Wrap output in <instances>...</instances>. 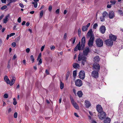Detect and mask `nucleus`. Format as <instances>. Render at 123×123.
<instances>
[{
	"label": "nucleus",
	"instance_id": "61",
	"mask_svg": "<svg viewBox=\"0 0 123 123\" xmlns=\"http://www.w3.org/2000/svg\"><path fill=\"white\" fill-rule=\"evenodd\" d=\"M29 25H30V23H29V22H27L26 23V26H29Z\"/></svg>",
	"mask_w": 123,
	"mask_h": 123
},
{
	"label": "nucleus",
	"instance_id": "42",
	"mask_svg": "<svg viewBox=\"0 0 123 123\" xmlns=\"http://www.w3.org/2000/svg\"><path fill=\"white\" fill-rule=\"evenodd\" d=\"M55 48V46H52L50 47V48L51 50H54Z\"/></svg>",
	"mask_w": 123,
	"mask_h": 123
},
{
	"label": "nucleus",
	"instance_id": "36",
	"mask_svg": "<svg viewBox=\"0 0 123 123\" xmlns=\"http://www.w3.org/2000/svg\"><path fill=\"white\" fill-rule=\"evenodd\" d=\"M30 58L31 60L32 61V62H34V58L33 55H31V56Z\"/></svg>",
	"mask_w": 123,
	"mask_h": 123
},
{
	"label": "nucleus",
	"instance_id": "32",
	"mask_svg": "<svg viewBox=\"0 0 123 123\" xmlns=\"http://www.w3.org/2000/svg\"><path fill=\"white\" fill-rule=\"evenodd\" d=\"M100 21L102 22H103L105 20V18L102 16L100 17Z\"/></svg>",
	"mask_w": 123,
	"mask_h": 123
},
{
	"label": "nucleus",
	"instance_id": "14",
	"mask_svg": "<svg viewBox=\"0 0 123 123\" xmlns=\"http://www.w3.org/2000/svg\"><path fill=\"white\" fill-rule=\"evenodd\" d=\"M41 53H40L39 54L37 59V60L38 61V65H40L42 63V60L41 58Z\"/></svg>",
	"mask_w": 123,
	"mask_h": 123
},
{
	"label": "nucleus",
	"instance_id": "10",
	"mask_svg": "<svg viewBox=\"0 0 123 123\" xmlns=\"http://www.w3.org/2000/svg\"><path fill=\"white\" fill-rule=\"evenodd\" d=\"M106 44L108 46H112L113 45V42L110 39H108L105 41Z\"/></svg>",
	"mask_w": 123,
	"mask_h": 123
},
{
	"label": "nucleus",
	"instance_id": "46",
	"mask_svg": "<svg viewBox=\"0 0 123 123\" xmlns=\"http://www.w3.org/2000/svg\"><path fill=\"white\" fill-rule=\"evenodd\" d=\"M12 46L14 47L16 46V43L15 42H13L12 43Z\"/></svg>",
	"mask_w": 123,
	"mask_h": 123
},
{
	"label": "nucleus",
	"instance_id": "43",
	"mask_svg": "<svg viewBox=\"0 0 123 123\" xmlns=\"http://www.w3.org/2000/svg\"><path fill=\"white\" fill-rule=\"evenodd\" d=\"M17 113L16 112H15L14 113V117L15 118H16L17 116Z\"/></svg>",
	"mask_w": 123,
	"mask_h": 123
},
{
	"label": "nucleus",
	"instance_id": "44",
	"mask_svg": "<svg viewBox=\"0 0 123 123\" xmlns=\"http://www.w3.org/2000/svg\"><path fill=\"white\" fill-rule=\"evenodd\" d=\"M70 99H71V102L72 104H73L75 102L74 101V99L73 98H71Z\"/></svg>",
	"mask_w": 123,
	"mask_h": 123
},
{
	"label": "nucleus",
	"instance_id": "15",
	"mask_svg": "<svg viewBox=\"0 0 123 123\" xmlns=\"http://www.w3.org/2000/svg\"><path fill=\"white\" fill-rule=\"evenodd\" d=\"M90 24L89 23L87 24L86 26H83L82 28V30L83 31H87L88 30V28L90 26Z\"/></svg>",
	"mask_w": 123,
	"mask_h": 123
},
{
	"label": "nucleus",
	"instance_id": "54",
	"mask_svg": "<svg viewBox=\"0 0 123 123\" xmlns=\"http://www.w3.org/2000/svg\"><path fill=\"white\" fill-rule=\"evenodd\" d=\"M15 35V33H12L10 35V37L14 35Z\"/></svg>",
	"mask_w": 123,
	"mask_h": 123
},
{
	"label": "nucleus",
	"instance_id": "40",
	"mask_svg": "<svg viewBox=\"0 0 123 123\" xmlns=\"http://www.w3.org/2000/svg\"><path fill=\"white\" fill-rule=\"evenodd\" d=\"M81 29L80 28H79L78 30V34L79 36H80L81 34Z\"/></svg>",
	"mask_w": 123,
	"mask_h": 123
},
{
	"label": "nucleus",
	"instance_id": "18",
	"mask_svg": "<svg viewBox=\"0 0 123 123\" xmlns=\"http://www.w3.org/2000/svg\"><path fill=\"white\" fill-rule=\"evenodd\" d=\"M87 36L88 37L90 36V37H91L92 36H94L92 34V29H90L87 32Z\"/></svg>",
	"mask_w": 123,
	"mask_h": 123
},
{
	"label": "nucleus",
	"instance_id": "63",
	"mask_svg": "<svg viewBox=\"0 0 123 123\" xmlns=\"http://www.w3.org/2000/svg\"><path fill=\"white\" fill-rule=\"evenodd\" d=\"M12 111L11 109V108H9L8 110V112L9 113L10 112Z\"/></svg>",
	"mask_w": 123,
	"mask_h": 123
},
{
	"label": "nucleus",
	"instance_id": "39",
	"mask_svg": "<svg viewBox=\"0 0 123 123\" xmlns=\"http://www.w3.org/2000/svg\"><path fill=\"white\" fill-rule=\"evenodd\" d=\"M13 100L14 101V102H13V104L14 105H16L17 104V102L16 101V100L15 98H14L13 99Z\"/></svg>",
	"mask_w": 123,
	"mask_h": 123
},
{
	"label": "nucleus",
	"instance_id": "60",
	"mask_svg": "<svg viewBox=\"0 0 123 123\" xmlns=\"http://www.w3.org/2000/svg\"><path fill=\"white\" fill-rule=\"evenodd\" d=\"M16 25H15L14 27H13V30H16V29H16Z\"/></svg>",
	"mask_w": 123,
	"mask_h": 123
},
{
	"label": "nucleus",
	"instance_id": "12",
	"mask_svg": "<svg viewBox=\"0 0 123 123\" xmlns=\"http://www.w3.org/2000/svg\"><path fill=\"white\" fill-rule=\"evenodd\" d=\"M99 31L102 34H104L106 31L105 26L104 25H102L99 28Z\"/></svg>",
	"mask_w": 123,
	"mask_h": 123
},
{
	"label": "nucleus",
	"instance_id": "33",
	"mask_svg": "<svg viewBox=\"0 0 123 123\" xmlns=\"http://www.w3.org/2000/svg\"><path fill=\"white\" fill-rule=\"evenodd\" d=\"M118 13L120 14L121 15H123V12L122 10H118Z\"/></svg>",
	"mask_w": 123,
	"mask_h": 123
},
{
	"label": "nucleus",
	"instance_id": "48",
	"mask_svg": "<svg viewBox=\"0 0 123 123\" xmlns=\"http://www.w3.org/2000/svg\"><path fill=\"white\" fill-rule=\"evenodd\" d=\"M67 37V34L66 33H65L64 35V39L65 40L66 39Z\"/></svg>",
	"mask_w": 123,
	"mask_h": 123
},
{
	"label": "nucleus",
	"instance_id": "55",
	"mask_svg": "<svg viewBox=\"0 0 123 123\" xmlns=\"http://www.w3.org/2000/svg\"><path fill=\"white\" fill-rule=\"evenodd\" d=\"M16 57L17 56L15 54L12 58V59L13 60H15L16 58Z\"/></svg>",
	"mask_w": 123,
	"mask_h": 123
},
{
	"label": "nucleus",
	"instance_id": "22",
	"mask_svg": "<svg viewBox=\"0 0 123 123\" xmlns=\"http://www.w3.org/2000/svg\"><path fill=\"white\" fill-rule=\"evenodd\" d=\"M9 16V14H8L7 16H6L5 18L3 19V22L4 23H6L7 22V21L8 20V18Z\"/></svg>",
	"mask_w": 123,
	"mask_h": 123
},
{
	"label": "nucleus",
	"instance_id": "56",
	"mask_svg": "<svg viewBox=\"0 0 123 123\" xmlns=\"http://www.w3.org/2000/svg\"><path fill=\"white\" fill-rule=\"evenodd\" d=\"M2 3H6V0H1Z\"/></svg>",
	"mask_w": 123,
	"mask_h": 123
},
{
	"label": "nucleus",
	"instance_id": "38",
	"mask_svg": "<svg viewBox=\"0 0 123 123\" xmlns=\"http://www.w3.org/2000/svg\"><path fill=\"white\" fill-rule=\"evenodd\" d=\"M76 70L74 71L73 72V75L74 77H75L76 75Z\"/></svg>",
	"mask_w": 123,
	"mask_h": 123
},
{
	"label": "nucleus",
	"instance_id": "47",
	"mask_svg": "<svg viewBox=\"0 0 123 123\" xmlns=\"http://www.w3.org/2000/svg\"><path fill=\"white\" fill-rule=\"evenodd\" d=\"M76 40V37H74L73 38V40L72 41V43L73 44H74L75 42V41Z\"/></svg>",
	"mask_w": 123,
	"mask_h": 123
},
{
	"label": "nucleus",
	"instance_id": "31",
	"mask_svg": "<svg viewBox=\"0 0 123 123\" xmlns=\"http://www.w3.org/2000/svg\"><path fill=\"white\" fill-rule=\"evenodd\" d=\"M8 3H12L15 2L17 0H7Z\"/></svg>",
	"mask_w": 123,
	"mask_h": 123
},
{
	"label": "nucleus",
	"instance_id": "30",
	"mask_svg": "<svg viewBox=\"0 0 123 123\" xmlns=\"http://www.w3.org/2000/svg\"><path fill=\"white\" fill-rule=\"evenodd\" d=\"M32 4H33L34 5V7L36 8H37V3L36 2H32Z\"/></svg>",
	"mask_w": 123,
	"mask_h": 123
},
{
	"label": "nucleus",
	"instance_id": "13",
	"mask_svg": "<svg viewBox=\"0 0 123 123\" xmlns=\"http://www.w3.org/2000/svg\"><path fill=\"white\" fill-rule=\"evenodd\" d=\"M110 39L113 42L116 40L117 39V37L116 36L113 35L112 34H111L109 35Z\"/></svg>",
	"mask_w": 123,
	"mask_h": 123
},
{
	"label": "nucleus",
	"instance_id": "21",
	"mask_svg": "<svg viewBox=\"0 0 123 123\" xmlns=\"http://www.w3.org/2000/svg\"><path fill=\"white\" fill-rule=\"evenodd\" d=\"M73 66L75 68L77 69L79 68L80 66L77 63H75L73 64Z\"/></svg>",
	"mask_w": 123,
	"mask_h": 123
},
{
	"label": "nucleus",
	"instance_id": "64",
	"mask_svg": "<svg viewBox=\"0 0 123 123\" xmlns=\"http://www.w3.org/2000/svg\"><path fill=\"white\" fill-rule=\"evenodd\" d=\"M3 15H2L0 16V20L3 18Z\"/></svg>",
	"mask_w": 123,
	"mask_h": 123
},
{
	"label": "nucleus",
	"instance_id": "59",
	"mask_svg": "<svg viewBox=\"0 0 123 123\" xmlns=\"http://www.w3.org/2000/svg\"><path fill=\"white\" fill-rule=\"evenodd\" d=\"M45 72H46V73L48 75L49 74L48 71V70L46 69V70Z\"/></svg>",
	"mask_w": 123,
	"mask_h": 123
},
{
	"label": "nucleus",
	"instance_id": "8",
	"mask_svg": "<svg viewBox=\"0 0 123 123\" xmlns=\"http://www.w3.org/2000/svg\"><path fill=\"white\" fill-rule=\"evenodd\" d=\"M85 72L83 71H81L79 72V77L80 79H83L85 78Z\"/></svg>",
	"mask_w": 123,
	"mask_h": 123
},
{
	"label": "nucleus",
	"instance_id": "3",
	"mask_svg": "<svg viewBox=\"0 0 123 123\" xmlns=\"http://www.w3.org/2000/svg\"><path fill=\"white\" fill-rule=\"evenodd\" d=\"M95 42L97 46L98 47H101L103 45V41L100 38H98L96 39Z\"/></svg>",
	"mask_w": 123,
	"mask_h": 123
},
{
	"label": "nucleus",
	"instance_id": "4",
	"mask_svg": "<svg viewBox=\"0 0 123 123\" xmlns=\"http://www.w3.org/2000/svg\"><path fill=\"white\" fill-rule=\"evenodd\" d=\"M94 40V36H92L91 37H90L89 40L88 42V44L89 47H91L93 46Z\"/></svg>",
	"mask_w": 123,
	"mask_h": 123
},
{
	"label": "nucleus",
	"instance_id": "27",
	"mask_svg": "<svg viewBox=\"0 0 123 123\" xmlns=\"http://www.w3.org/2000/svg\"><path fill=\"white\" fill-rule=\"evenodd\" d=\"M72 105H73L74 107L76 109L78 110L79 109V107L78 105L75 102Z\"/></svg>",
	"mask_w": 123,
	"mask_h": 123
},
{
	"label": "nucleus",
	"instance_id": "49",
	"mask_svg": "<svg viewBox=\"0 0 123 123\" xmlns=\"http://www.w3.org/2000/svg\"><path fill=\"white\" fill-rule=\"evenodd\" d=\"M44 47H45L44 45V46H42V47L41 48V51H43V49L44 48Z\"/></svg>",
	"mask_w": 123,
	"mask_h": 123
},
{
	"label": "nucleus",
	"instance_id": "19",
	"mask_svg": "<svg viewBox=\"0 0 123 123\" xmlns=\"http://www.w3.org/2000/svg\"><path fill=\"white\" fill-rule=\"evenodd\" d=\"M4 80L5 81L7 84H9L10 83V80L7 76L5 75V76L4 78Z\"/></svg>",
	"mask_w": 123,
	"mask_h": 123
},
{
	"label": "nucleus",
	"instance_id": "7",
	"mask_svg": "<svg viewBox=\"0 0 123 123\" xmlns=\"http://www.w3.org/2000/svg\"><path fill=\"white\" fill-rule=\"evenodd\" d=\"M98 71L94 70L93 71L91 75L94 78H96L98 77Z\"/></svg>",
	"mask_w": 123,
	"mask_h": 123
},
{
	"label": "nucleus",
	"instance_id": "24",
	"mask_svg": "<svg viewBox=\"0 0 123 123\" xmlns=\"http://www.w3.org/2000/svg\"><path fill=\"white\" fill-rule=\"evenodd\" d=\"M15 78L13 77L12 79L11 80V82L10 81V83L9 84L10 86H12L15 82Z\"/></svg>",
	"mask_w": 123,
	"mask_h": 123
},
{
	"label": "nucleus",
	"instance_id": "51",
	"mask_svg": "<svg viewBox=\"0 0 123 123\" xmlns=\"http://www.w3.org/2000/svg\"><path fill=\"white\" fill-rule=\"evenodd\" d=\"M18 21L19 23H20L21 22V18L20 17H19L18 19Z\"/></svg>",
	"mask_w": 123,
	"mask_h": 123
},
{
	"label": "nucleus",
	"instance_id": "25",
	"mask_svg": "<svg viewBox=\"0 0 123 123\" xmlns=\"http://www.w3.org/2000/svg\"><path fill=\"white\" fill-rule=\"evenodd\" d=\"M77 94L79 97H81L83 95V93L81 91H79L77 92Z\"/></svg>",
	"mask_w": 123,
	"mask_h": 123
},
{
	"label": "nucleus",
	"instance_id": "9",
	"mask_svg": "<svg viewBox=\"0 0 123 123\" xmlns=\"http://www.w3.org/2000/svg\"><path fill=\"white\" fill-rule=\"evenodd\" d=\"M90 51L89 48L88 47H86L85 48V49L83 51V54L84 56L87 55Z\"/></svg>",
	"mask_w": 123,
	"mask_h": 123
},
{
	"label": "nucleus",
	"instance_id": "53",
	"mask_svg": "<svg viewBox=\"0 0 123 123\" xmlns=\"http://www.w3.org/2000/svg\"><path fill=\"white\" fill-rule=\"evenodd\" d=\"M55 12L57 14H58L59 13V9H57L56 11Z\"/></svg>",
	"mask_w": 123,
	"mask_h": 123
},
{
	"label": "nucleus",
	"instance_id": "11",
	"mask_svg": "<svg viewBox=\"0 0 123 123\" xmlns=\"http://www.w3.org/2000/svg\"><path fill=\"white\" fill-rule=\"evenodd\" d=\"M86 42L85 38V37H83L81 39V47L82 49H83L84 48Z\"/></svg>",
	"mask_w": 123,
	"mask_h": 123
},
{
	"label": "nucleus",
	"instance_id": "62",
	"mask_svg": "<svg viewBox=\"0 0 123 123\" xmlns=\"http://www.w3.org/2000/svg\"><path fill=\"white\" fill-rule=\"evenodd\" d=\"M74 115L77 117H78L79 116L78 115H77V114L76 113H74Z\"/></svg>",
	"mask_w": 123,
	"mask_h": 123
},
{
	"label": "nucleus",
	"instance_id": "57",
	"mask_svg": "<svg viewBox=\"0 0 123 123\" xmlns=\"http://www.w3.org/2000/svg\"><path fill=\"white\" fill-rule=\"evenodd\" d=\"M111 5L108 4L107 5V7L108 8H110L111 7Z\"/></svg>",
	"mask_w": 123,
	"mask_h": 123
},
{
	"label": "nucleus",
	"instance_id": "28",
	"mask_svg": "<svg viewBox=\"0 0 123 123\" xmlns=\"http://www.w3.org/2000/svg\"><path fill=\"white\" fill-rule=\"evenodd\" d=\"M102 16L105 18L108 16V13L106 11L104 12L102 14Z\"/></svg>",
	"mask_w": 123,
	"mask_h": 123
},
{
	"label": "nucleus",
	"instance_id": "50",
	"mask_svg": "<svg viewBox=\"0 0 123 123\" xmlns=\"http://www.w3.org/2000/svg\"><path fill=\"white\" fill-rule=\"evenodd\" d=\"M26 52L27 53H29L30 51V49L29 48H27L26 50Z\"/></svg>",
	"mask_w": 123,
	"mask_h": 123
},
{
	"label": "nucleus",
	"instance_id": "17",
	"mask_svg": "<svg viewBox=\"0 0 123 123\" xmlns=\"http://www.w3.org/2000/svg\"><path fill=\"white\" fill-rule=\"evenodd\" d=\"M114 13L113 11H111L109 12V16L110 19H112L114 17Z\"/></svg>",
	"mask_w": 123,
	"mask_h": 123
},
{
	"label": "nucleus",
	"instance_id": "2",
	"mask_svg": "<svg viewBox=\"0 0 123 123\" xmlns=\"http://www.w3.org/2000/svg\"><path fill=\"white\" fill-rule=\"evenodd\" d=\"M78 61H81V64L84 65L86 62V58L83 55L82 53H80L78 58Z\"/></svg>",
	"mask_w": 123,
	"mask_h": 123
},
{
	"label": "nucleus",
	"instance_id": "45",
	"mask_svg": "<svg viewBox=\"0 0 123 123\" xmlns=\"http://www.w3.org/2000/svg\"><path fill=\"white\" fill-rule=\"evenodd\" d=\"M8 95L7 94H4V97L5 98H8Z\"/></svg>",
	"mask_w": 123,
	"mask_h": 123
},
{
	"label": "nucleus",
	"instance_id": "23",
	"mask_svg": "<svg viewBox=\"0 0 123 123\" xmlns=\"http://www.w3.org/2000/svg\"><path fill=\"white\" fill-rule=\"evenodd\" d=\"M111 121V119L108 117H107L104 120V123H110Z\"/></svg>",
	"mask_w": 123,
	"mask_h": 123
},
{
	"label": "nucleus",
	"instance_id": "6",
	"mask_svg": "<svg viewBox=\"0 0 123 123\" xmlns=\"http://www.w3.org/2000/svg\"><path fill=\"white\" fill-rule=\"evenodd\" d=\"M76 85L78 87L81 86L82 85V82L81 80L78 79L77 80L75 81Z\"/></svg>",
	"mask_w": 123,
	"mask_h": 123
},
{
	"label": "nucleus",
	"instance_id": "34",
	"mask_svg": "<svg viewBox=\"0 0 123 123\" xmlns=\"http://www.w3.org/2000/svg\"><path fill=\"white\" fill-rule=\"evenodd\" d=\"M98 26V24L97 23L94 24L93 26V28L94 29H96Z\"/></svg>",
	"mask_w": 123,
	"mask_h": 123
},
{
	"label": "nucleus",
	"instance_id": "58",
	"mask_svg": "<svg viewBox=\"0 0 123 123\" xmlns=\"http://www.w3.org/2000/svg\"><path fill=\"white\" fill-rule=\"evenodd\" d=\"M52 9V6H49V11H51V10Z\"/></svg>",
	"mask_w": 123,
	"mask_h": 123
},
{
	"label": "nucleus",
	"instance_id": "37",
	"mask_svg": "<svg viewBox=\"0 0 123 123\" xmlns=\"http://www.w3.org/2000/svg\"><path fill=\"white\" fill-rule=\"evenodd\" d=\"M110 3L112 5H114L116 2V1L115 0H111L110 1Z\"/></svg>",
	"mask_w": 123,
	"mask_h": 123
},
{
	"label": "nucleus",
	"instance_id": "41",
	"mask_svg": "<svg viewBox=\"0 0 123 123\" xmlns=\"http://www.w3.org/2000/svg\"><path fill=\"white\" fill-rule=\"evenodd\" d=\"M7 6H2L1 8V9L2 10H4L7 8Z\"/></svg>",
	"mask_w": 123,
	"mask_h": 123
},
{
	"label": "nucleus",
	"instance_id": "20",
	"mask_svg": "<svg viewBox=\"0 0 123 123\" xmlns=\"http://www.w3.org/2000/svg\"><path fill=\"white\" fill-rule=\"evenodd\" d=\"M85 103L86 107L87 108H88L91 105V104L89 101L86 100Z\"/></svg>",
	"mask_w": 123,
	"mask_h": 123
},
{
	"label": "nucleus",
	"instance_id": "35",
	"mask_svg": "<svg viewBox=\"0 0 123 123\" xmlns=\"http://www.w3.org/2000/svg\"><path fill=\"white\" fill-rule=\"evenodd\" d=\"M43 10L40 13V16H39L40 18L42 17L43 15Z\"/></svg>",
	"mask_w": 123,
	"mask_h": 123
},
{
	"label": "nucleus",
	"instance_id": "26",
	"mask_svg": "<svg viewBox=\"0 0 123 123\" xmlns=\"http://www.w3.org/2000/svg\"><path fill=\"white\" fill-rule=\"evenodd\" d=\"M94 60L95 62H98L99 61L100 58L99 56H97L94 58Z\"/></svg>",
	"mask_w": 123,
	"mask_h": 123
},
{
	"label": "nucleus",
	"instance_id": "52",
	"mask_svg": "<svg viewBox=\"0 0 123 123\" xmlns=\"http://www.w3.org/2000/svg\"><path fill=\"white\" fill-rule=\"evenodd\" d=\"M19 5L20 6V7L22 8H24V6L21 3H20L19 4Z\"/></svg>",
	"mask_w": 123,
	"mask_h": 123
},
{
	"label": "nucleus",
	"instance_id": "16",
	"mask_svg": "<svg viewBox=\"0 0 123 123\" xmlns=\"http://www.w3.org/2000/svg\"><path fill=\"white\" fill-rule=\"evenodd\" d=\"M81 47H80V42H79L76 46L74 48V51H77L78 49L79 50H80L81 49Z\"/></svg>",
	"mask_w": 123,
	"mask_h": 123
},
{
	"label": "nucleus",
	"instance_id": "5",
	"mask_svg": "<svg viewBox=\"0 0 123 123\" xmlns=\"http://www.w3.org/2000/svg\"><path fill=\"white\" fill-rule=\"evenodd\" d=\"M93 67L94 70H96L98 71H99L100 69L99 64L96 62H95L93 64Z\"/></svg>",
	"mask_w": 123,
	"mask_h": 123
},
{
	"label": "nucleus",
	"instance_id": "29",
	"mask_svg": "<svg viewBox=\"0 0 123 123\" xmlns=\"http://www.w3.org/2000/svg\"><path fill=\"white\" fill-rule=\"evenodd\" d=\"M64 87V84L61 81L60 82V88L61 89H63Z\"/></svg>",
	"mask_w": 123,
	"mask_h": 123
},
{
	"label": "nucleus",
	"instance_id": "1",
	"mask_svg": "<svg viewBox=\"0 0 123 123\" xmlns=\"http://www.w3.org/2000/svg\"><path fill=\"white\" fill-rule=\"evenodd\" d=\"M96 108L98 112V116L100 119L103 120L105 117V113L103 111L102 108L100 105H98L96 106Z\"/></svg>",
	"mask_w": 123,
	"mask_h": 123
}]
</instances>
